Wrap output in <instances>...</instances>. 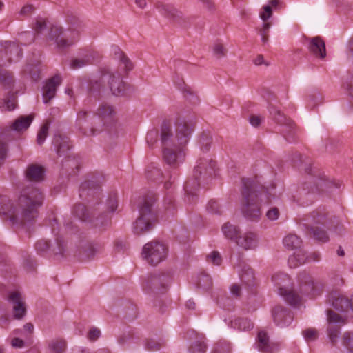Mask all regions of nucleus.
<instances>
[{"label": "nucleus", "instance_id": "47", "mask_svg": "<svg viewBox=\"0 0 353 353\" xmlns=\"http://www.w3.org/2000/svg\"><path fill=\"white\" fill-rule=\"evenodd\" d=\"M84 249V253L87 256L88 258L92 257L95 253L99 252V248L98 246L94 245L92 243H88L86 245V246L83 248Z\"/></svg>", "mask_w": 353, "mask_h": 353}, {"label": "nucleus", "instance_id": "62", "mask_svg": "<svg viewBox=\"0 0 353 353\" xmlns=\"http://www.w3.org/2000/svg\"><path fill=\"white\" fill-rule=\"evenodd\" d=\"M103 130L102 125H100V128H97V126L92 127L89 130H85L83 134L86 136H92L95 135L97 133H99Z\"/></svg>", "mask_w": 353, "mask_h": 353}, {"label": "nucleus", "instance_id": "20", "mask_svg": "<svg viewBox=\"0 0 353 353\" xmlns=\"http://www.w3.org/2000/svg\"><path fill=\"white\" fill-rule=\"evenodd\" d=\"M53 144L59 157L65 155L70 148L68 138L61 134H56L54 136Z\"/></svg>", "mask_w": 353, "mask_h": 353}, {"label": "nucleus", "instance_id": "15", "mask_svg": "<svg viewBox=\"0 0 353 353\" xmlns=\"http://www.w3.org/2000/svg\"><path fill=\"white\" fill-rule=\"evenodd\" d=\"M272 316L274 323L279 326L288 325L293 319L291 312L281 306H276L273 309Z\"/></svg>", "mask_w": 353, "mask_h": 353}, {"label": "nucleus", "instance_id": "30", "mask_svg": "<svg viewBox=\"0 0 353 353\" xmlns=\"http://www.w3.org/2000/svg\"><path fill=\"white\" fill-rule=\"evenodd\" d=\"M222 231L225 236L230 239H237L239 232L236 226L230 224L229 223H225L222 227Z\"/></svg>", "mask_w": 353, "mask_h": 353}, {"label": "nucleus", "instance_id": "41", "mask_svg": "<svg viewBox=\"0 0 353 353\" xmlns=\"http://www.w3.org/2000/svg\"><path fill=\"white\" fill-rule=\"evenodd\" d=\"M343 345L353 352V333L345 332L343 336Z\"/></svg>", "mask_w": 353, "mask_h": 353}, {"label": "nucleus", "instance_id": "60", "mask_svg": "<svg viewBox=\"0 0 353 353\" xmlns=\"http://www.w3.org/2000/svg\"><path fill=\"white\" fill-rule=\"evenodd\" d=\"M101 335V331L97 327H92L90 330L88 334V339L90 341H96L99 338Z\"/></svg>", "mask_w": 353, "mask_h": 353}, {"label": "nucleus", "instance_id": "16", "mask_svg": "<svg viewBox=\"0 0 353 353\" xmlns=\"http://www.w3.org/2000/svg\"><path fill=\"white\" fill-rule=\"evenodd\" d=\"M308 48L310 52L318 58L323 59L326 56L325 42L320 37L309 39Z\"/></svg>", "mask_w": 353, "mask_h": 353}, {"label": "nucleus", "instance_id": "27", "mask_svg": "<svg viewBox=\"0 0 353 353\" xmlns=\"http://www.w3.org/2000/svg\"><path fill=\"white\" fill-rule=\"evenodd\" d=\"M92 59V57L90 54H86L82 57L72 59L70 61V65L73 70L79 69L91 64Z\"/></svg>", "mask_w": 353, "mask_h": 353}, {"label": "nucleus", "instance_id": "26", "mask_svg": "<svg viewBox=\"0 0 353 353\" xmlns=\"http://www.w3.org/2000/svg\"><path fill=\"white\" fill-rule=\"evenodd\" d=\"M283 244L285 248L290 250H298L301 247L302 241L296 234H290L283 239Z\"/></svg>", "mask_w": 353, "mask_h": 353}, {"label": "nucleus", "instance_id": "63", "mask_svg": "<svg viewBox=\"0 0 353 353\" xmlns=\"http://www.w3.org/2000/svg\"><path fill=\"white\" fill-rule=\"evenodd\" d=\"M246 275L242 274L241 276L242 281H246V282H251L254 279V274L251 269H248Z\"/></svg>", "mask_w": 353, "mask_h": 353}, {"label": "nucleus", "instance_id": "39", "mask_svg": "<svg viewBox=\"0 0 353 353\" xmlns=\"http://www.w3.org/2000/svg\"><path fill=\"white\" fill-rule=\"evenodd\" d=\"M199 142L201 144V150L204 152H207L210 148L212 138L207 134H202L200 137Z\"/></svg>", "mask_w": 353, "mask_h": 353}, {"label": "nucleus", "instance_id": "11", "mask_svg": "<svg viewBox=\"0 0 353 353\" xmlns=\"http://www.w3.org/2000/svg\"><path fill=\"white\" fill-rule=\"evenodd\" d=\"M103 79H107L110 88L113 94L121 96L124 94L125 90V84L121 80L120 74L118 72H107L103 74Z\"/></svg>", "mask_w": 353, "mask_h": 353}, {"label": "nucleus", "instance_id": "3", "mask_svg": "<svg viewBox=\"0 0 353 353\" xmlns=\"http://www.w3.org/2000/svg\"><path fill=\"white\" fill-rule=\"evenodd\" d=\"M242 183V213L247 219L258 221L261 215L262 203L268 204L270 201L269 193L253 179H243Z\"/></svg>", "mask_w": 353, "mask_h": 353}, {"label": "nucleus", "instance_id": "31", "mask_svg": "<svg viewBox=\"0 0 353 353\" xmlns=\"http://www.w3.org/2000/svg\"><path fill=\"white\" fill-rule=\"evenodd\" d=\"M52 353H63L66 347V342L63 339H55L49 345Z\"/></svg>", "mask_w": 353, "mask_h": 353}, {"label": "nucleus", "instance_id": "25", "mask_svg": "<svg viewBox=\"0 0 353 353\" xmlns=\"http://www.w3.org/2000/svg\"><path fill=\"white\" fill-rule=\"evenodd\" d=\"M258 347L259 350L265 353H272L274 347L269 344V339L267 334L263 332H259L258 334Z\"/></svg>", "mask_w": 353, "mask_h": 353}, {"label": "nucleus", "instance_id": "36", "mask_svg": "<svg viewBox=\"0 0 353 353\" xmlns=\"http://www.w3.org/2000/svg\"><path fill=\"white\" fill-rule=\"evenodd\" d=\"M312 230L313 233V236L316 239L321 241L323 242H326L328 241V235L327 234L326 232L324 231L323 230L320 229L319 227H312Z\"/></svg>", "mask_w": 353, "mask_h": 353}, {"label": "nucleus", "instance_id": "57", "mask_svg": "<svg viewBox=\"0 0 353 353\" xmlns=\"http://www.w3.org/2000/svg\"><path fill=\"white\" fill-rule=\"evenodd\" d=\"M207 209L211 213L218 214L221 212L219 205L215 201H209Z\"/></svg>", "mask_w": 353, "mask_h": 353}, {"label": "nucleus", "instance_id": "33", "mask_svg": "<svg viewBox=\"0 0 353 353\" xmlns=\"http://www.w3.org/2000/svg\"><path fill=\"white\" fill-rule=\"evenodd\" d=\"M271 25V22H265L263 23L262 27L259 29V34L261 37V41L263 45H265L268 43L269 30Z\"/></svg>", "mask_w": 353, "mask_h": 353}, {"label": "nucleus", "instance_id": "4", "mask_svg": "<svg viewBox=\"0 0 353 353\" xmlns=\"http://www.w3.org/2000/svg\"><path fill=\"white\" fill-rule=\"evenodd\" d=\"M84 27V23L79 19L73 17L70 20L69 28L65 30L60 26H52L50 28L49 37L55 41L58 48H65L79 41Z\"/></svg>", "mask_w": 353, "mask_h": 353}, {"label": "nucleus", "instance_id": "28", "mask_svg": "<svg viewBox=\"0 0 353 353\" xmlns=\"http://www.w3.org/2000/svg\"><path fill=\"white\" fill-rule=\"evenodd\" d=\"M146 176L148 180L157 183L161 182L163 177L161 170L153 165L149 166L147 169Z\"/></svg>", "mask_w": 353, "mask_h": 353}, {"label": "nucleus", "instance_id": "24", "mask_svg": "<svg viewBox=\"0 0 353 353\" xmlns=\"http://www.w3.org/2000/svg\"><path fill=\"white\" fill-rule=\"evenodd\" d=\"M72 213L76 217L83 221H92L90 212L81 203L76 204L74 206Z\"/></svg>", "mask_w": 353, "mask_h": 353}, {"label": "nucleus", "instance_id": "32", "mask_svg": "<svg viewBox=\"0 0 353 353\" xmlns=\"http://www.w3.org/2000/svg\"><path fill=\"white\" fill-rule=\"evenodd\" d=\"M13 83V78L11 74L0 68V83L5 87H10Z\"/></svg>", "mask_w": 353, "mask_h": 353}, {"label": "nucleus", "instance_id": "12", "mask_svg": "<svg viewBox=\"0 0 353 353\" xmlns=\"http://www.w3.org/2000/svg\"><path fill=\"white\" fill-rule=\"evenodd\" d=\"M61 81V77L55 75L46 83L43 88V100L45 103L54 97L57 88L60 85Z\"/></svg>", "mask_w": 353, "mask_h": 353}, {"label": "nucleus", "instance_id": "49", "mask_svg": "<svg viewBox=\"0 0 353 353\" xmlns=\"http://www.w3.org/2000/svg\"><path fill=\"white\" fill-rule=\"evenodd\" d=\"M206 346L203 343L197 342L190 348V353H205Z\"/></svg>", "mask_w": 353, "mask_h": 353}, {"label": "nucleus", "instance_id": "50", "mask_svg": "<svg viewBox=\"0 0 353 353\" xmlns=\"http://www.w3.org/2000/svg\"><path fill=\"white\" fill-rule=\"evenodd\" d=\"M339 333V328L337 326H330L328 328V335L331 342L335 344L338 335Z\"/></svg>", "mask_w": 353, "mask_h": 353}, {"label": "nucleus", "instance_id": "37", "mask_svg": "<svg viewBox=\"0 0 353 353\" xmlns=\"http://www.w3.org/2000/svg\"><path fill=\"white\" fill-rule=\"evenodd\" d=\"M48 130H49V123H46L41 126V128L37 134V141L38 144L41 145L44 142V141L48 135Z\"/></svg>", "mask_w": 353, "mask_h": 353}, {"label": "nucleus", "instance_id": "17", "mask_svg": "<svg viewBox=\"0 0 353 353\" xmlns=\"http://www.w3.org/2000/svg\"><path fill=\"white\" fill-rule=\"evenodd\" d=\"M114 114V110L112 107L108 104H101L97 110V115L99 117H93V122L96 124L97 120L101 119L105 125L106 123H110L112 121L113 116Z\"/></svg>", "mask_w": 353, "mask_h": 353}, {"label": "nucleus", "instance_id": "18", "mask_svg": "<svg viewBox=\"0 0 353 353\" xmlns=\"http://www.w3.org/2000/svg\"><path fill=\"white\" fill-rule=\"evenodd\" d=\"M238 245L244 250L254 249L257 245V239L252 232H248L238 237L236 240Z\"/></svg>", "mask_w": 353, "mask_h": 353}, {"label": "nucleus", "instance_id": "6", "mask_svg": "<svg viewBox=\"0 0 353 353\" xmlns=\"http://www.w3.org/2000/svg\"><path fill=\"white\" fill-rule=\"evenodd\" d=\"M216 162L210 158H201L194 169L195 180L188 181L185 185V191L188 195L194 196L193 190L200 185L198 179L203 176L204 178L211 176L215 172Z\"/></svg>", "mask_w": 353, "mask_h": 353}, {"label": "nucleus", "instance_id": "56", "mask_svg": "<svg viewBox=\"0 0 353 353\" xmlns=\"http://www.w3.org/2000/svg\"><path fill=\"white\" fill-rule=\"evenodd\" d=\"M108 208L110 212H113L117 208V199L116 195H112L109 197L107 203Z\"/></svg>", "mask_w": 353, "mask_h": 353}, {"label": "nucleus", "instance_id": "61", "mask_svg": "<svg viewBox=\"0 0 353 353\" xmlns=\"http://www.w3.org/2000/svg\"><path fill=\"white\" fill-rule=\"evenodd\" d=\"M263 119L260 116L252 114L250 117L249 121L252 126L258 127Z\"/></svg>", "mask_w": 353, "mask_h": 353}, {"label": "nucleus", "instance_id": "21", "mask_svg": "<svg viewBox=\"0 0 353 353\" xmlns=\"http://www.w3.org/2000/svg\"><path fill=\"white\" fill-rule=\"evenodd\" d=\"M32 114L20 116L10 125V129L17 132L26 130L33 120Z\"/></svg>", "mask_w": 353, "mask_h": 353}, {"label": "nucleus", "instance_id": "51", "mask_svg": "<svg viewBox=\"0 0 353 353\" xmlns=\"http://www.w3.org/2000/svg\"><path fill=\"white\" fill-rule=\"evenodd\" d=\"M46 28V19L39 17L36 20L34 30L37 33H41L44 29Z\"/></svg>", "mask_w": 353, "mask_h": 353}, {"label": "nucleus", "instance_id": "19", "mask_svg": "<svg viewBox=\"0 0 353 353\" xmlns=\"http://www.w3.org/2000/svg\"><path fill=\"white\" fill-rule=\"evenodd\" d=\"M27 179L32 181L39 182L44 179V169L42 166L31 164L26 170Z\"/></svg>", "mask_w": 353, "mask_h": 353}, {"label": "nucleus", "instance_id": "44", "mask_svg": "<svg viewBox=\"0 0 353 353\" xmlns=\"http://www.w3.org/2000/svg\"><path fill=\"white\" fill-rule=\"evenodd\" d=\"M8 152L6 143L0 140V167L4 163Z\"/></svg>", "mask_w": 353, "mask_h": 353}, {"label": "nucleus", "instance_id": "59", "mask_svg": "<svg viewBox=\"0 0 353 353\" xmlns=\"http://www.w3.org/2000/svg\"><path fill=\"white\" fill-rule=\"evenodd\" d=\"M49 243L46 240L41 239L35 244V248L38 252H44L49 248Z\"/></svg>", "mask_w": 353, "mask_h": 353}, {"label": "nucleus", "instance_id": "46", "mask_svg": "<svg viewBox=\"0 0 353 353\" xmlns=\"http://www.w3.org/2000/svg\"><path fill=\"white\" fill-rule=\"evenodd\" d=\"M272 15V8L270 6H264L263 7V11L260 13V17L263 20V23L268 22V20Z\"/></svg>", "mask_w": 353, "mask_h": 353}, {"label": "nucleus", "instance_id": "35", "mask_svg": "<svg viewBox=\"0 0 353 353\" xmlns=\"http://www.w3.org/2000/svg\"><path fill=\"white\" fill-rule=\"evenodd\" d=\"M327 319L329 323H339L340 325H344L346 323V320L342 318L339 314L333 312L328 311L327 312Z\"/></svg>", "mask_w": 353, "mask_h": 353}, {"label": "nucleus", "instance_id": "64", "mask_svg": "<svg viewBox=\"0 0 353 353\" xmlns=\"http://www.w3.org/2000/svg\"><path fill=\"white\" fill-rule=\"evenodd\" d=\"M230 292L235 297L241 295V287L237 284H233L230 287Z\"/></svg>", "mask_w": 353, "mask_h": 353}, {"label": "nucleus", "instance_id": "1", "mask_svg": "<svg viewBox=\"0 0 353 353\" xmlns=\"http://www.w3.org/2000/svg\"><path fill=\"white\" fill-rule=\"evenodd\" d=\"M173 134L171 124L163 121L161 126L160 139L162 145L163 159L172 168H177L185 161L187 144L194 130L193 124L183 118H178Z\"/></svg>", "mask_w": 353, "mask_h": 353}, {"label": "nucleus", "instance_id": "58", "mask_svg": "<svg viewBox=\"0 0 353 353\" xmlns=\"http://www.w3.org/2000/svg\"><path fill=\"white\" fill-rule=\"evenodd\" d=\"M279 216V209L276 207L270 208L266 213V216L270 221L276 220Z\"/></svg>", "mask_w": 353, "mask_h": 353}, {"label": "nucleus", "instance_id": "2", "mask_svg": "<svg viewBox=\"0 0 353 353\" xmlns=\"http://www.w3.org/2000/svg\"><path fill=\"white\" fill-rule=\"evenodd\" d=\"M43 201V195L38 188L28 187L15 201L0 196V214L6 215L13 224L26 225L35 221Z\"/></svg>", "mask_w": 353, "mask_h": 353}, {"label": "nucleus", "instance_id": "42", "mask_svg": "<svg viewBox=\"0 0 353 353\" xmlns=\"http://www.w3.org/2000/svg\"><path fill=\"white\" fill-rule=\"evenodd\" d=\"M303 334L307 341H313L318 338V331L314 328H308L303 332Z\"/></svg>", "mask_w": 353, "mask_h": 353}, {"label": "nucleus", "instance_id": "29", "mask_svg": "<svg viewBox=\"0 0 353 353\" xmlns=\"http://www.w3.org/2000/svg\"><path fill=\"white\" fill-rule=\"evenodd\" d=\"M332 305L338 310L346 311L350 307V299L343 295H339L333 300Z\"/></svg>", "mask_w": 353, "mask_h": 353}, {"label": "nucleus", "instance_id": "40", "mask_svg": "<svg viewBox=\"0 0 353 353\" xmlns=\"http://www.w3.org/2000/svg\"><path fill=\"white\" fill-rule=\"evenodd\" d=\"M16 107V100L14 94H12L11 97H9L6 100L4 101V104L3 106L0 105V108H2V110H12Z\"/></svg>", "mask_w": 353, "mask_h": 353}, {"label": "nucleus", "instance_id": "34", "mask_svg": "<svg viewBox=\"0 0 353 353\" xmlns=\"http://www.w3.org/2000/svg\"><path fill=\"white\" fill-rule=\"evenodd\" d=\"M234 324L241 330H249L253 327V324L250 320L244 318L236 319Z\"/></svg>", "mask_w": 353, "mask_h": 353}, {"label": "nucleus", "instance_id": "5", "mask_svg": "<svg viewBox=\"0 0 353 353\" xmlns=\"http://www.w3.org/2000/svg\"><path fill=\"white\" fill-rule=\"evenodd\" d=\"M154 201L155 196L153 194L141 199L138 205L140 216L133 226L135 234H141L152 228L155 216L152 212V206Z\"/></svg>", "mask_w": 353, "mask_h": 353}, {"label": "nucleus", "instance_id": "55", "mask_svg": "<svg viewBox=\"0 0 353 353\" xmlns=\"http://www.w3.org/2000/svg\"><path fill=\"white\" fill-rule=\"evenodd\" d=\"M157 139L158 132L157 130H150L148 132L146 135V141L150 145H152L154 143H156Z\"/></svg>", "mask_w": 353, "mask_h": 353}, {"label": "nucleus", "instance_id": "48", "mask_svg": "<svg viewBox=\"0 0 353 353\" xmlns=\"http://www.w3.org/2000/svg\"><path fill=\"white\" fill-rule=\"evenodd\" d=\"M162 347V344L153 339H148L145 341V347L150 351L159 350Z\"/></svg>", "mask_w": 353, "mask_h": 353}, {"label": "nucleus", "instance_id": "13", "mask_svg": "<svg viewBox=\"0 0 353 353\" xmlns=\"http://www.w3.org/2000/svg\"><path fill=\"white\" fill-rule=\"evenodd\" d=\"M8 300L13 305L14 317L17 319H22L26 314V308L21 294L13 292L9 295Z\"/></svg>", "mask_w": 353, "mask_h": 353}, {"label": "nucleus", "instance_id": "10", "mask_svg": "<svg viewBox=\"0 0 353 353\" xmlns=\"http://www.w3.org/2000/svg\"><path fill=\"white\" fill-rule=\"evenodd\" d=\"M170 281L168 275L156 273L148 276L145 282V288L155 293H163Z\"/></svg>", "mask_w": 353, "mask_h": 353}, {"label": "nucleus", "instance_id": "23", "mask_svg": "<svg viewBox=\"0 0 353 353\" xmlns=\"http://www.w3.org/2000/svg\"><path fill=\"white\" fill-rule=\"evenodd\" d=\"M307 260H310V258H307L306 253L301 250H299L289 257L288 264L290 268H295L304 264Z\"/></svg>", "mask_w": 353, "mask_h": 353}, {"label": "nucleus", "instance_id": "53", "mask_svg": "<svg viewBox=\"0 0 353 353\" xmlns=\"http://www.w3.org/2000/svg\"><path fill=\"white\" fill-rule=\"evenodd\" d=\"M120 62L121 65H123V68L125 70H130L132 69V64L129 59L123 54H120Z\"/></svg>", "mask_w": 353, "mask_h": 353}, {"label": "nucleus", "instance_id": "9", "mask_svg": "<svg viewBox=\"0 0 353 353\" xmlns=\"http://www.w3.org/2000/svg\"><path fill=\"white\" fill-rule=\"evenodd\" d=\"M299 285L300 293L311 296L320 294L324 287L322 282L314 281L310 274L305 272L299 274Z\"/></svg>", "mask_w": 353, "mask_h": 353}, {"label": "nucleus", "instance_id": "54", "mask_svg": "<svg viewBox=\"0 0 353 353\" xmlns=\"http://www.w3.org/2000/svg\"><path fill=\"white\" fill-rule=\"evenodd\" d=\"M213 52L218 58H220L225 55L226 50L221 43H218L214 44Z\"/></svg>", "mask_w": 353, "mask_h": 353}, {"label": "nucleus", "instance_id": "14", "mask_svg": "<svg viewBox=\"0 0 353 353\" xmlns=\"http://www.w3.org/2000/svg\"><path fill=\"white\" fill-rule=\"evenodd\" d=\"M268 110L270 117L276 124L281 126H285L287 128H288L287 131L294 128V122L290 118H287L275 106L270 105L268 107Z\"/></svg>", "mask_w": 353, "mask_h": 353}, {"label": "nucleus", "instance_id": "7", "mask_svg": "<svg viewBox=\"0 0 353 353\" xmlns=\"http://www.w3.org/2000/svg\"><path fill=\"white\" fill-rule=\"evenodd\" d=\"M167 254V246L163 242L158 241H152L145 243L141 252L143 259L152 265H157L165 260Z\"/></svg>", "mask_w": 353, "mask_h": 353}, {"label": "nucleus", "instance_id": "8", "mask_svg": "<svg viewBox=\"0 0 353 353\" xmlns=\"http://www.w3.org/2000/svg\"><path fill=\"white\" fill-rule=\"evenodd\" d=\"M272 280L274 285L278 288L279 294L292 305H296L301 301L300 296L293 290H289L285 288L289 283V277L283 273H277L272 276Z\"/></svg>", "mask_w": 353, "mask_h": 353}, {"label": "nucleus", "instance_id": "43", "mask_svg": "<svg viewBox=\"0 0 353 353\" xmlns=\"http://www.w3.org/2000/svg\"><path fill=\"white\" fill-rule=\"evenodd\" d=\"M24 71L28 73L31 78L36 81L39 78V69L37 65H27L25 68Z\"/></svg>", "mask_w": 353, "mask_h": 353}, {"label": "nucleus", "instance_id": "22", "mask_svg": "<svg viewBox=\"0 0 353 353\" xmlns=\"http://www.w3.org/2000/svg\"><path fill=\"white\" fill-rule=\"evenodd\" d=\"M5 53L8 56V62L17 61L22 55L21 48L14 43H6Z\"/></svg>", "mask_w": 353, "mask_h": 353}, {"label": "nucleus", "instance_id": "52", "mask_svg": "<svg viewBox=\"0 0 353 353\" xmlns=\"http://www.w3.org/2000/svg\"><path fill=\"white\" fill-rule=\"evenodd\" d=\"M311 217L314 223L325 224L326 216L325 214H320L318 212H313L311 214Z\"/></svg>", "mask_w": 353, "mask_h": 353}, {"label": "nucleus", "instance_id": "38", "mask_svg": "<svg viewBox=\"0 0 353 353\" xmlns=\"http://www.w3.org/2000/svg\"><path fill=\"white\" fill-rule=\"evenodd\" d=\"M159 8L163 14L168 17L174 18L179 12L176 9L165 5H161Z\"/></svg>", "mask_w": 353, "mask_h": 353}, {"label": "nucleus", "instance_id": "45", "mask_svg": "<svg viewBox=\"0 0 353 353\" xmlns=\"http://www.w3.org/2000/svg\"><path fill=\"white\" fill-rule=\"evenodd\" d=\"M208 262L212 263L214 265H219L221 263V257L220 254L216 251H213L207 256Z\"/></svg>", "mask_w": 353, "mask_h": 353}]
</instances>
